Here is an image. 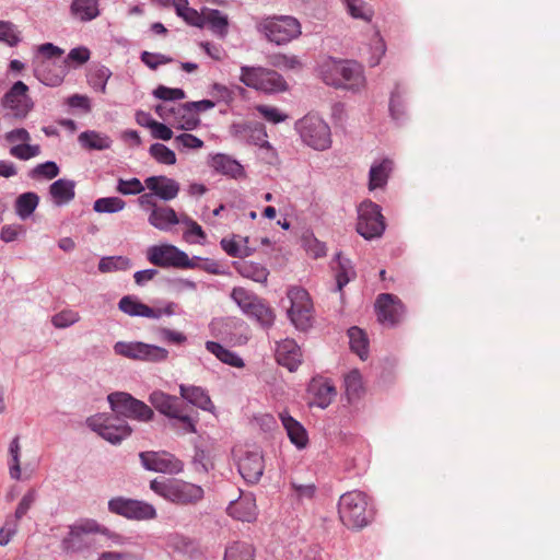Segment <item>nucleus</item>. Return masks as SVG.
Wrapping results in <instances>:
<instances>
[{"instance_id":"38","label":"nucleus","mask_w":560,"mask_h":560,"mask_svg":"<svg viewBox=\"0 0 560 560\" xmlns=\"http://www.w3.org/2000/svg\"><path fill=\"white\" fill-rule=\"evenodd\" d=\"M110 77H112V71L106 66H103V65L92 66L89 69V72L86 75L88 83L90 84V86L94 91L101 92V93L106 92V85H107V82Z\"/></svg>"},{"instance_id":"13","label":"nucleus","mask_w":560,"mask_h":560,"mask_svg":"<svg viewBox=\"0 0 560 560\" xmlns=\"http://www.w3.org/2000/svg\"><path fill=\"white\" fill-rule=\"evenodd\" d=\"M113 349L115 354L135 361L160 363L168 358V351L165 348L142 341H117Z\"/></svg>"},{"instance_id":"46","label":"nucleus","mask_w":560,"mask_h":560,"mask_svg":"<svg viewBox=\"0 0 560 560\" xmlns=\"http://www.w3.org/2000/svg\"><path fill=\"white\" fill-rule=\"evenodd\" d=\"M126 202L119 197H103L94 201L93 210L97 213H116L124 210Z\"/></svg>"},{"instance_id":"47","label":"nucleus","mask_w":560,"mask_h":560,"mask_svg":"<svg viewBox=\"0 0 560 560\" xmlns=\"http://www.w3.org/2000/svg\"><path fill=\"white\" fill-rule=\"evenodd\" d=\"M212 354L215 355L224 364H229L234 368L244 366V361L241 357L218 342L212 341Z\"/></svg>"},{"instance_id":"15","label":"nucleus","mask_w":560,"mask_h":560,"mask_svg":"<svg viewBox=\"0 0 560 560\" xmlns=\"http://www.w3.org/2000/svg\"><path fill=\"white\" fill-rule=\"evenodd\" d=\"M241 80L247 86L267 93L287 90V82L282 75L270 69L244 67L242 68Z\"/></svg>"},{"instance_id":"41","label":"nucleus","mask_w":560,"mask_h":560,"mask_svg":"<svg viewBox=\"0 0 560 560\" xmlns=\"http://www.w3.org/2000/svg\"><path fill=\"white\" fill-rule=\"evenodd\" d=\"M179 223L186 226L183 238L189 244H202L207 240V235L202 228L187 215H182Z\"/></svg>"},{"instance_id":"56","label":"nucleus","mask_w":560,"mask_h":560,"mask_svg":"<svg viewBox=\"0 0 560 560\" xmlns=\"http://www.w3.org/2000/svg\"><path fill=\"white\" fill-rule=\"evenodd\" d=\"M231 298L244 313L250 307L252 304L258 300V296L245 290L244 288H234L231 292Z\"/></svg>"},{"instance_id":"42","label":"nucleus","mask_w":560,"mask_h":560,"mask_svg":"<svg viewBox=\"0 0 560 560\" xmlns=\"http://www.w3.org/2000/svg\"><path fill=\"white\" fill-rule=\"evenodd\" d=\"M237 269L244 278L259 283H265L269 275L266 267L252 261H243Z\"/></svg>"},{"instance_id":"10","label":"nucleus","mask_w":560,"mask_h":560,"mask_svg":"<svg viewBox=\"0 0 560 560\" xmlns=\"http://www.w3.org/2000/svg\"><path fill=\"white\" fill-rule=\"evenodd\" d=\"M147 259L160 268L189 269L196 266L199 257L189 258L188 255L172 244L152 245L147 249Z\"/></svg>"},{"instance_id":"60","label":"nucleus","mask_w":560,"mask_h":560,"mask_svg":"<svg viewBox=\"0 0 560 560\" xmlns=\"http://www.w3.org/2000/svg\"><path fill=\"white\" fill-rule=\"evenodd\" d=\"M222 248L228 255L232 257H247L253 253L249 246H242V244L235 240L223 238L221 241Z\"/></svg>"},{"instance_id":"58","label":"nucleus","mask_w":560,"mask_h":560,"mask_svg":"<svg viewBox=\"0 0 560 560\" xmlns=\"http://www.w3.org/2000/svg\"><path fill=\"white\" fill-rule=\"evenodd\" d=\"M229 31V19L219 10L212 9V35L223 39Z\"/></svg>"},{"instance_id":"51","label":"nucleus","mask_w":560,"mask_h":560,"mask_svg":"<svg viewBox=\"0 0 560 560\" xmlns=\"http://www.w3.org/2000/svg\"><path fill=\"white\" fill-rule=\"evenodd\" d=\"M347 4L348 12L354 19H361L363 21H371L373 16V10L362 0H343Z\"/></svg>"},{"instance_id":"32","label":"nucleus","mask_w":560,"mask_h":560,"mask_svg":"<svg viewBox=\"0 0 560 560\" xmlns=\"http://www.w3.org/2000/svg\"><path fill=\"white\" fill-rule=\"evenodd\" d=\"M393 171V161L384 159L378 163L371 166L369 174V189L374 190L376 188H383Z\"/></svg>"},{"instance_id":"59","label":"nucleus","mask_w":560,"mask_h":560,"mask_svg":"<svg viewBox=\"0 0 560 560\" xmlns=\"http://www.w3.org/2000/svg\"><path fill=\"white\" fill-rule=\"evenodd\" d=\"M37 497H38V494L35 489L27 490L25 492V494L22 497V499L20 500L13 517L20 521L23 516H25L26 513L28 512V510L36 502Z\"/></svg>"},{"instance_id":"2","label":"nucleus","mask_w":560,"mask_h":560,"mask_svg":"<svg viewBox=\"0 0 560 560\" xmlns=\"http://www.w3.org/2000/svg\"><path fill=\"white\" fill-rule=\"evenodd\" d=\"M323 80L337 89L359 91L365 85L363 68L352 60H329L322 68Z\"/></svg>"},{"instance_id":"34","label":"nucleus","mask_w":560,"mask_h":560,"mask_svg":"<svg viewBox=\"0 0 560 560\" xmlns=\"http://www.w3.org/2000/svg\"><path fill=\"white\" fill-rule=\"evenodd\" d=\"M8 470L9 476L13 480L22 479V470H21V444L20 436H14L8 447Z\"/></svg>"},{"instance_id":"30","label":"nucleus","mask_w":560,"mask_h":560,"mask_svg":"<svg viewBox=\"0 0 560 560\" xmlns=\"http://www.w3.org/2000/svg\"><path fill=\"white\" fill-rule=\"evenodd\" d=\"M336 265L332 266L337 282V290L341 291L357 276L354 267L350 259L343 257L340 253L336 255L334 260Z\"/></svg>"},{"instance_id":"33","label":"nucleus","mask_w":560,"mask_h":560,"mask_svg":"<svg viewBox=\"0 0 560 560\" xmlns=\"http://www.w3.org/2000/svg\"><path fill=\"white\" fill-rule=\"evenodd\" d=\"M166 545L175 552L187 555L191 559H197V544L179 534H171L167 536Z\"/></svg>"},{"instance_id":"61","label":"nucleus","mask_w":560,"mask_h":560,"mask_svg":"<svg viewBox=\"0 0 560 560\" xmlns=\"http://www.w3.org/2000/svg\"><path fill=\"white\" fill-rule=\"evenodd\" d=\"M90 57H91L90 49L85 46H79V47L72 48L69 51L67 58L65 59V62L68 63L69 66L79 67V66H82L85 62H88Z\"/></svg>"},{"instance_id":"12","label":"nucleus","mask_w":560,"mask_h":560,"mask_svg":"<svg viewBox=\"0 0 560 560\" xmlns=\"http://www.w3.org/2000/svg\"><path fill=\"white\" fill-rule=\"evenodd\" d=\"M107 509L112 514L130 521H151L158 516L156 509L151 503L122 495L109 499Z\"/></svg>"},{"instance_id":"48","label":"nucleus","mask_w":560,"mask_h":560,"mask_svg":"<svg viewBox=\"0 0 560 560\" xmlns=\"http://www.w3.org/2000/svg\"><path fill=\"white\" fill-rule=\"evenodd\" d=\"M345 387L349 400L360 397L363 392V384L361 373L358 370H352L345 376Z\"/></svg>"},{"instance_id":"29","label":"nucleus","mask_w":560,"mask_h":560,"mask_svg":"<svg viewBox=\"0 0 560 560\" xmlns=\"http://www.w3.org/2000/svg\"><path fill=\"white\" fill-rule=\"evenodd\" d=\"M75 183L71 179L60 178L49 187V194L57 206L69 203L75 196Z\"/></svg>"},{"instance_id":"50","label":"nucleus","mask_w":560,"mask_h":560,"mask_svg":"<svg viewBox=\"0 0 560 560\" xmlns=\"http://www.w3.org/2000/svg\"><path fill=\"white\" fill-rule=\"evenodd\" d=\"M10 154L21 161H28L40 154V147L38 144L20 143L10 148Z\"/></svg>"},{"instance_id":"63","label":"nucleus","mask_w":560,"mask_h":560,"mask_svg":"<svg viewBox=\"0 0 560 560\" xmlns=\"http://www.w3.org/2000/svg\"><path fill=\"white\" fill-rule=\"evenodd\" d=\"M140 59L147 67L152 70L158 69V67L161 65H166L173 61V59L166 55L150 51H142Z\"/></svg>"},{"instance_id":"44","label":"nucleus","mask_w":560,"mask_h":560,"mask_svg":"<svg viewBox=\"0 0 560 560\" xmlns=\"http://www.w3.org/2000/svg\"><path fill=\"white\" fill-rule=\"evenodd\" d=\"M348 336L351 350L361 359H365L368 357V339L364 331L359 327H351L348 330Z\"/></svg>"},{"instance_id":"19","label":"nucleus","mask_w":560,"mask_h":560,"mask_svg":"<svg viewBox=\"0 0 560 560\" xmlns=\"http://www.w3.org/2000/svg\"><path fill=\"white\" fill-rule=\"evenodd\" d=\"M375 308L381 323L394 326L404 314V305L400 300L389 293H382L377 296Z\"/></svg>"},{"instance_id":"22","label":"nucleus","mask_w":560,"mask_h":560,"mask_svg":"<svg viewBox=\"0 0 560 560\" xmlns=\"http://www.w3.org/2000/svg\"><path fill=\"white\" fill-rule=\"evenodd\" d=\"M276 359L280 365L293 372L301 364L302 352L293 339H284L277 345Z\"/></svg>"},{"instance_id":"35","label":"nucleus","mask_w":560,"mask_h":560,"mask_svg":"<svg viewBox=\"0 0 560 560\" xmlns=\"http://www.w3.org/2000/svg\"><path fill=\"white\" fill-rule=\"evenodd\" d=\"M38 203L39 197L36 192H23L15 200V213L21 220H26L33 214Z\"/></svg>"},{"instance_id":"64","label":"nucleus","mask_w":560,"mask_h":560,"mask_svg":"<svg viewBox=\"0 0 560 560\" xmlns=\"http://www.w3.org/2000/svg\"><path fill=\"white\" fill-rule=\"evenodd\" d=\"M267 137H268L267 131L262 124L252 122L250 130H248L246 140L249 143H253L260 148V147H262V143L268 142Z\"/></svg>"},{"instance_id":"39","label":"nucleus","mask_w":560,"mask_h":560,"mask_svg":"<svg viewBox=\"0 0 560 560\" xmlns=\"http://www.w3.org/2000/svg\"><path fill=\"white\" fill-rule=\"evenodd\" d=\"M71 12L81 21H91L100 14L97 0H73Z\"/></svg>"},{"instance_id":"54","label":"nucleus","mask_w":560,"mask_h":560,"mask_svg":"<svg viewBox=\"0 0 560 560\" xmlns=\"http://www.w3.org/2000/svg\"><path fill=\"white\" fill-rule=\"evenodd\" d=\"M145 188V184H142L137 177L130 179L119 178L116 186V190L126 196L142 194Z\"/></svg>"},{"instance_id":"25","label":"nucleus","mask_w":560,"mask_h":560,"mask_svg":"<svg viewBox=\"0 0 560 560\" xmlns=\"http://www.w3.org/2000/svg\"><path fill=\"white\" fill-rule=\"evenodd\" d=\"M212 168L222 175L229 176L234 179L246 178V172L244 166L228 154H215L212 155Z\"/></svg>"},{"instance_id":"9","label":"nucleus","mask_w":560,"mask_h":560,"mask_svg":"<svg viewBox=\"0 0 560 560\" xmlns=\"http://www.w3.org/2000/svg\"><path fill=\"white\" fill-rule=\"evenodd\" d=\"M295 127L302 141L308 147L319 151L330 147V128L320 117L306 115L296 122Z\"/></svg>"},{"instance_id":"45","label":"nucleus","mask_w":560,"mask_h":560,"mask_svg":"<svg viewBox=\"0 0 560 560\" xmlns=\"http://www.w3.org/2000/svg\"><path fill=\"white\" fill-rule=\"evenodd\" d=\"M232 98L233 92L230 89L221 84H212V108L218 106L219 112L224 114L228 112Z\"/></svg>"},{"instance_id":"31","label":"nucleus","mask_w":560,"mask_h":560,"mask_svg":"<svg viewBox=\"0 0 560 560\" xmlns=\"http://www.w3.org/2000/svg\"><path fill=\"white\" fill-rule=\"evenodd\" d=\"M78 141L82 148L97 151L107 150L113 143L110 137L95 130L81 132L78 137Z\"/></svg>"},{"instance_id":"20","label":"nucleus","mask_w":560,"mask_h":560,"mask_svg":"<svg viewBox=\"0 0 560 560\" xmlns=\"http://www.w3.org/2000/svg\"><path fill=\"white\" fill-rule=\"evenodd\" d=\"M175 124L180 129L192 130L199 122V114L210 109V100L177 104Z\"/></svg>"},{"instance_id":"37","label":"nucleus","mask_w":560,"mask_h":560,"mask_svg":"<svg viewBox=\"0 0 560 560\" xmlns=\"http://www.w3.org/2000/svg\"><path fill=\"white\" fill-rule=\"evenodd\" d=\"M180 396L189 404L200 407L203 410L210 409V397L207 392L198 386H179Z\"/></svg>"},{"instance_id":"43","label":"nucleus","mask_w":560,"mask_h":560,"mask_svg":"<svg viewBox=\"0 0 560 560\" xmlns=\"http://www.w3.org/2000/svg\"><path fill=\"white\" fill-rule=\"evenodd\" d=\"M311 389L314 392L316 404L320 408L329 406L337 394L336 388L328 382H313Z\"/></svg>"},{"instance_id":"57","label":"nucleus","mask_w":560,"mask_h":560,"mask_svg":"<svg viewBox=\"0 0 560 560\" xmlns=\"http://www.w3.org/2000/svg\"><path fill=\"white\" fill-rule=\"evenodd\" d=\"M154 97L162 100L164 102H173L183 100L186 97V93L183 89L178 88H167L165 85H159L153 91Z\"/></svg>"},{"instance_id":"26","label":"nucleus","mask_w":560,"mask_h":560,"mask_svg":"<svg viewBox=\"0 0 560 560\" xmlns=\"http://www.w3.org/2000/svg\"><path fill=\"white\" fill-rule=\"evenodd\" d=\"M180 218L176 212L166 206L154 207L149 213V223L160 231H170L173 225L179 223Z\"/></svg>"},{"instance_id":"28","label":"nucleus","mask_w":560,"mask_h":560,"mask_svg":"<svg viewBox=\"0 0 560 560\" xmlns=\"http://www.w3.org/2000/svg\"><path fill=\"white\" fill-rule=\"evenodd\" d=\"M280 419L290 441L298 448H304L308 443V436L303 425L288 413H281Z\"/></svg>"},{"instance_id":"55","label":"nucleus","mask_w":560,"mask_h":560,"mask_svg":"<svg viewBox=\"0 0 560 560\" xmlns=\"http://www.w3.org/2000/svg\"><path fill=\"white\" fill-rule=\"evenodd\" d=\"M269 63L272 67L287 69V70H295L301 68V61L294 55L288 56L283 54H276L269 57Z\"/></svg>"},{"instance_id":"21","label":"nucleus","mask_w":560,"mask_h":560,"mask_svg":"<svg viewBox=\"0 0 560 560\" xmlns=\"http://www.w3.org/2000/svg\"><path fill=\"white\" fill-rule=\"evenodd\" d=\"M226 513L240 522H254L257 517L256 499L252 493H240L236 500L230 502Z\"/></svg>"},{"instance_id":"5","label":"nucleus","mask_w":560,"mask_h":560,"mask_svg":"<svg viewBox=\"0 0 560 560\" xmlns=\"http://www.w3.org/2000/svg\"><path fill=\"white\" fill-rule=\"evenodd\" d=\"M257 27L269 42L277 45L288 44L302 34L301 23L291 15L265 18Z\"/></svg>"},{"instance_id":"6","label":"nucleus","mask_w":560,"mask_h":560,"mask_svg":"<svg viewBox=\"0 0 560 560\" xmlns=\"http://www.w3.org/2000/svg\"><path fill=\"white\" fill-rule=\"evenodd\" d=\"M86 425L105 441L116 445L130 436L131 427L125 419L113 413H97L86 419Z\"/></svg>"},{"instance_id":"49","label":"nucleus","mask_w":560,"mask_h":560,"mask_svg":"<svg viewBox=\"0 0 560 560\" xmlns=\"http://www.w3.org/2000/svg\"><path fill=\"white\" fill-rule=\"evenodd\" d=\"M0 42L10 47H14L21 42V33L15 24L10 21H0Z\"/></svg>"},{"instance_id":"62","label":"nucleus","mask_w":560,"mask_h":560,"mask_svg":"<svg viewBox=\"0 0 560 560\" xmlns=\"http://www.w3.org/2000/svg\"><path fill=\"white\" fill-rule=\"evenodd\" d=\"M80 316L77 312L67 310L55 314L51 323L56 328H67L79 322Z\"/></svg>"},{"instance_id":"11","label":"nucleus","mask_w":560,"mask_h":560,"mask_svg":"<svg viewBox=\"0 0 560 560\" xmlns=\"http://www.w3.org/2000/svg\"><path fill=\"white\" fill-rule=\"evenodd\" d=\"M290 307L288 316L294 327L299 330H306L313 324L314 306L308 292L300 287H292L288 290Z\"/></svg>"},{"instance_id":"14","label":"nucleus","mask_w":560,"mask_h":560,"mask_svg":"<svg viewBox=\"0 0 560 560\" xmlns=\"http://www.w3.org/2000/svg\"><path fill=\"white\" fill-rule=\"evenodd\" d=\"M385 226V220L378 205L365 200L359 206L357 231L361 236L365 240L381 237Z\"/></svg>"},{"instance_id":"8","label":"nucleus","mask_w":560,"mask_h":560,"mask_svg":"<svg viewBox=\"0 0 560 560\" xmlns=\"http://www.w3.org/2000/svg\"><path fill=\"white\" fill-rule=\"evenodd\" d=\"M101 532V525L93 520L72 525L61 540V549L68 555L90 552L95 546L92 534Z\"/></svg>"},{"instance_id":"53","label":"nucleus","mask_w":560,"mask_h":560,"mask_svg":"<svg viewBox=\"0 0 560 560\" xmlns=\"http://www.w3.org/2000/svg\"><path fill=\"white\" fill-rule=\"evenodd\" d=\"M150 154L162 164L173 165L176 163V155L173 150L162 143H153L149 150Z\"/></svg>"},{"instance_id":"24","label":"nucleus","mask_w":560,"mask_h":560,"mask_svg":"<svg viewBox=\"0 0 560 560\" xmlns=\"http://www.w3.org/2000/svg\"><path fill=\"white\" fill-rule=\"evenodd\" d=\"M118 308L132 317L160 318V308H152L138 300L135 295H125L118 302Z\"/></svg>"},{"instance_id":"3","label":"nucleus","mask_w":560,"mask_h":560,"mask_svg":"<svg viewBox=\"0 0 560 560\" xmlns=\"http://www.w3.org/2000/svg\"><path fill=\"white\" fill-rule=\"evenodd\" d=\"M151 405L162 415L172 420V428L183 433H196V422L187 412L183 399L161 390H154L149 396Z\"/></svg>"},{"instance_id":"40","label":"nucleus","mask_w":560,"mask_h":560,"mask_svg":"<svg viewBox=\"0 0 560 560\" xmlns=\"http://www.w3.org/2000/svg\"><path fill=\"white\" fill-rule=\"evenodd\" d=\"M131 267L132 262L126 256H105L98 261V271L102 273L126 271Z\"/></svg>"},{"instance_id":"27","label":"nucleus","mask_w":560,"mask_h":560,"mask_svg":"<svg viewBox=\"0 0 560 560\" xmlns=\"http://www.w3.org/2000/svg\"><path fill=\"white\" fill-rule=\"evenodd\" d=\"M256 547L245 540H231L225 545L223 560H255Z\"/></svg>"},{"instance_id":"36","label":"nucleus","mask_w":560,"mask_h":560,"mask_svg":"<svg viewBox=\"0 0 560 560\" xmlns=\"http://www.w3.org/2000/svg\"><path fill=\"white\" fill-rule=\"evenodd\" d=\"M245 314L255 318L264 327L272 326L276 318L272 308L260 298L250 305Z\"/></svg>"},{"instance_id":"52","label":"nucleus","mask_w":560,"mask_h":560,"mask_svg":"<svg viewBox=\"0 0 560 560\" xmlns=\"http://www.w3.org/2000/svg\"><path fill=\"white\" fill-rule=\"evenodd\" d=\"M59 166L54 161H47L45 163H40L32 168L28 173L31 178H46L52 179L59 175Z\"/></svg>"},{"instance_id":"7","label":"nucleus","mask_w":560,"mask_h":560,"mask_svg":"<svg viewBox=\"0 0 560 560\" xmlns=\"http://www.w3.org/2000/svg\"><path fill=\"white\" fill-rule=\"evenodd\" d=\"M107 401L112 411L119 418L124 417L139 422H150L154 418L152 408L129 393H110L107 396Z\"/></svg>"},{"instance_id":"18","label":"nucleus","mask_w":560,"mask_h":560,"mask_svg":"<svg viewBox=\"0 0 560 560\" xmlns=\"http://www.w3.org/2000/svg\"><path fill=\"white\" fill-rule=\"evenodd\" d=\"M238 472L250 485H256L264 475L265 459L258 448L246 450L237 462Z\"/></svg>"},{"instance_id":"23","label":"nucleus","mask_w":560,"mask_h":560,"mask_svg":"<svg viewBox=\"0 0 560 560\" xmlns=\"http://www.w3.org/2000/svg\"><path fill=\"white\" fill-rule=\"evenodd\" d=\"M145 187L156 197L164 201H170L179 192V184L166 176H150L144 179Z\"/></svg>"},{"instance_id":"17","label":"nucleus","mask_w":560,"mask_h":560,"mask_svg":"<svg viewBox=\"0 0 560 560\" xmlns=\"http://www.w3.org/2000/svg\"><path fill=\"white\" fill-rule=\"evenodd\" d=\"M139 458L143 468L149 471L177 475L184 470V463L166 451L141 452Z\"/></svg>"},{"instance_id":"1","label":"nucleus","mask_w":560,"mask_h":560,"mask_svg":"<svg viewBox=\"0 0 560 560\" xmlns=\"http://www.w3.org/2000/svg\"><path fill=\"white\" fill-rule=\"evenodd\" d=\"M338 514L341 523L350 529H362L374 516L370 498L359 490L348 491L340 497Z\"/></svg>"},{"instance_id":"16","label":"nucleus","mask_w":560,"mask_h":560,"mask_svg":"<svg viewBox=\"0 0 560 560\" xmlns=\"http://www.w3.org/2000/svg\"><path fill=\"white\" fill-rule=\"evenodd\" d=\"M1 106L15 119H24L34 108V102L28 95V86L16 81L1 98Z\"/></svg>"},{"instance_id":"4","label":"nucleus","mask_w":560,"mask_h":560,"mask_svg":"<svg viewBox=\"0 0 560 560\" xmlns=\"http://www.w3.org/2000/svg\"><path fill=\"white\" fill-rule=\"evenodd\" d=\"M150 489L165 500L180 505L194 504L205 495L200 486L180 479L167 481L153 479L150 482Z\"/></svg>"}]
</instances>
